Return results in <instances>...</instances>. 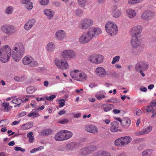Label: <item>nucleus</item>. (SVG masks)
<instances>
[{"label":"nucleus","mask_w":156,"mask_h":156,"mask_svg":"<svg viewBox=\"0 0 156 156\" xmlns=\"http://www.w3.org/2000/svg\"><path fill=\"white\" fill-rule=\"evenodd\" d=\"M101 28L92 27L89 29L85 34L82 35L79 38V42L82 44H86L92 39L96 38L101 33Z\"/></svg>","instance_id":"obj_1"},{"label":"nucleus","mask_w":156,"mask_h":156,"mask_svg":"<svg viewBox=\"0 0 156 156\" xmlns=\"http://www.w3.org/2000/svg\"><path fill=\"white\" fill-rule=\"evenodd\" d=\"M25 52V48L22 43H15L12 49V57L16 62H18Z\"/></svg>","instance_id":"obj_2"},{"label":"nucleus","mask_w":156,"mask_h":156,"mask_svg":"<svg viewBox=\"0 0 156 156\" xmlns=\"http://www.w3.org/2000/svg\"><path fill=\"white\" fill-rule=\"evenodd\" d=\"M11 49L9 46L5 45L0 49V60L2 62H7L11 55Z\"/></svg>","instance_id":"obj_3"},{"label":"nucleus","mask_w":156,"mask_h":156,"mask_svg":"<svg viewBox=\"0 0 156 156\" xmlns=\"http://www.w3.org/2000/svg\"><path fill=\"white\" fill-rule=\"evenodd\" d=\"M105 28L107 34L110 36H115L118 32L117 26L112 21L108 22L105 25Z\"/></svg>","instance_id":"obj_4"},{"label":"nucleus","mask_w":156,"mask_h":156,"mask_svg":"<svg viewBox=\"0 0 156 156\" xmlns=\"http://www.w3.org/2000/svg\"><path fill=\"white\" fill-rule=\"evenodd\" d=\"M0 30L2 33L8 35H12L15 34L16 31L14 26L9 24L2 25L1 27Z\"/></svg>","instance_id":"obj_5"},{"label":"nucleus","mask_w":156,"mask_h":156,"mask_svg":"<svg viewBox=\"0 0 156 156\" xmlns=\"http://www.w3.org/2000/svg\"><path fill=\"white\" fill-rule=\"evenodd\" d=\"M132 141L129 136H126L116 139L114 141L115 145L117 147H123L127 145Z\"/></svg>","instance_id":"obj_6"},{"label":"nucleus","mask_w":156,"mask_h":156,"mask_svg":"<svg viewBox=\"0 0 156 156\" xmlns=\"http://www.w3.org/2000/svg\"><path fill=\"white\" fill-rule=\"evenodd\" d=\"M22 62L25 65H28L31 67H35L38 65L37 61L34 58L30 55H27L23 59Z\"/></svg>","instance_id":"obj_7"},{"label":"nucleus","mask_w":156,"mask_h":156,"mask_svg":"<svg viewBox=\"0 0 156 156\" xmlns=\"http://www.w3.org/2000/svg\"><path fill=\"white\" fill-rule=\"evenodd\" d=\"M143 29V27L141 25L135 26L130 29V35L132 37H138L141 33Z\"/></svg>","instance_id":"obj_8"},{"label":"nucleus","mask_w":156,"mask_h":156,"mask_svg":"<svg viewBox=\"0 0 156 156\" xmlns=\"http://www.w3.org/2000/svg\"><path fill=\"white\" fill-rule=\"evenodd\" d=\"M55 63L58 68L62 70H67L69 68L68 62L64 59H56Z\"/></svg>","instance_id":"obj_9"},{"label":"nucleus","mask_w":156,"mask_h":156,"mask_svg":"<svg viewBox=\"0 0 156 156\" xmlns=\"http://www.w3.org/2000/svg\"><path fill=\"white\" fill-rule=\"evenodd\" d=\"M94 22L90 19H85L83 20L79 26L80 28L82 30H86L93 25Z\"/></svg>","instance_id":"obj_10"},{"label":"nucleus","mask_w":156,"mask_h":156,"mask_svg":"<svg viewBox=\"0 0 156 156\" xmlns=\"http://www.w3.org/2000/svg\"><path fill=\"white\" fill-rule=\"evenodd\" d=\"M104 57L101 55H92L90 56L88 60L93 63L100 64L103 61Z\"/></svg>","instance_id":"obj_11"},{"label":"nucleus","mask_w":156,"mask_h":156,"mask_svg":"<svg viewBox=\"0 0 156 156\" xmlns=\"http://www.w3.org/2000/svg\"><path fill=\"white\" fill-rule=\"evenodd\" d=\"M76 55V52L72 50H66L62 53V57L66 59L74 58L75 57Z\"/></svg>","instance_id":"obj_12"},{"label":"nucleus","mask_w":156,"mask_h":156,"mask_svg":"<svg viewBox=\"0 0 156 156\" xmlns=\"http://www.w3.org/2000/svg\"><path fill=\"white\" fill-rule=\"evenodd\" d=\"M148 67V64L146 62H138L136 65L135 69L137 71L143 70L146 71Z\"/></svg>","instance_id":"obj_13"},{"label":"nucleus","mask_w":156,"mask_h":156,"mask_svg":"<svg viewBox=\"0 0 156 156\" xmlns=\"http://www.w3.org/2000/svg\"><path fill=\"white\" fill-rule=\"evenodd\" d=\"M85 129L87 132L92 133L96 134L98 133L97 128L94 125H86Z\"/></svg>","instance_id":"obj_14"},{"label":"nucleus","mask_w":156,"mask_h":156,"mask_svg":"<svg viewBox=\"0 0 156 156\" xmlns=\"http://www.w3.org/2000/svg\"><path fill=\"white\" fill-rule=\"evenodd\" d=\"M66 36V33L63 30H60L57 31L55 34V38L58 41L63 40Z\"/></svg>","instance_id":"obj_15"},{"label":"nucleus","mask_w":156,"mask_h":156,"mask_svg":"<svg viewBox=\"0 0 156 156\" xmlns=\"http://www.w3.org/2000/svg\"><path fill=\"white\" fill-rule=\"evenodd\" d=\"M36 21L34 19L30 20L24 25V28L26 30H29L35 24Z\"/></svg>","instance_id":"obj_16"},{"label":"nucleus","mask_w":156,"mask_h":156,"mask_svg":"<svg viewBox=\"0 0 156 156\" xmlns=\"http://www.w3.org/2000/svg\"><path fill=\"white\" fill-rule=\"evenodd\" d=\"M154 15V13L151 11H145L141 15V17L142 19L148 20L151 19Z\"/></svg>","instance_id":"obj_17"},{"label":"nucleus","mask_w":156,"mask_h":156,"mask_svg":"<svg viewBox=\"0 0 156 156\" xmlns=\"http://www.w3.org/2000/svg\"><path fill=\"white\" fill-rule=\"evenodd\" d=\"M79 145V144L78 142H71L66 145L65 149L64 150H72L78 147Z\"/></svg>","instance_id":"obj_18"},{"label":"nucleus","mask_w":156,"mask_h":156,"mask_svg":"<svg viewBox=\"0 0 156 156\" xmlns=\"http://www.w3.org/2000/svg\"><path fill=\"white\" fill-rule=\"evenodd\" d=\"M121 11L117 9V6H115L113 7L112 13L113 17L115 18H118L121 16Z\"/></svg>","instance_id":"obj_19"},{"label":"nucleus","mask_w":156,"mask_h":156,"mask_svg":"<svg viewBox=\"0 0 156 156\" xmlns=\"http://www.w3.org/2000/svg\"><path fill=\"white\" fill-rule=\"evenodd\" d=\"M95 73L97 75L102 77L106 74V71L104 68L102 67L97 68L95 70Z\"/></svg>","instance_id":"obj_20"},{"label":"nucleus","mask_w":156,"mask_h":156,"mask_svg":"<svg viewBox=\"0 0 156 156\" xmlns=\"http://www.w3.org/2000/svg\"><path fill=\"white\" fill-rule=\"evenodd\" d=\"M44 14L47 16L48 19H51L54 16L55 12L52 10L46 9L44 11Z\"/></svg>","instance_id":"obj_21"},{"label":"nucleus","mask_w":156,"mask_h":156,"mask_svg":"<svg viewBox=\"0 0 156 156\" xmlns=\"http://www.w3.org/2000/svg\"><path fill=\"white\" fill-rule=\"evenodd\" d=\"M119 123L117 121L112 122L111 124L110 130L111 132L114 133L119 130Z\"/></svg>","instance_id":"obj_22"},{"label":"nucleus","mask_w":156,"mask_h":156,"mask_svg":"<svg viewBox=\"0 0 156 156\" xmlns=\"http://www.w3.org/2000/svg\"><path fill=\"white\" fill-rule=\"evenodd\" d=\"M63 130H62L57 133L55 136V140L57 141L64 140V137Z\"/></svg>","instance_id":"obj_23"},{"label":"nucleus","mask_w":156,"mask_h":156,"mask_svg":"<svg viewBox=\"0 0 156 156\" xmlns=\"http://www.w3.org/2000/svg\"><path fill=\"white\" fill-rule=\"evenodd\" d=\"M131 44L134 48H136L139 46L140 41L138 37H132L131 40Z\"/></svg>","instance_id":"obj_24"},{"label":"nucleus","mask_w":156,"mask_h":156,"mask_svg":"<svg viewBox=\"0 0 156 156\" xmlns=\"http://www.w3.org/2000/svg\"><path fill=\"white\" fill-rule=\"evenodd\" d=\"M101 108L103 109L104 112H107L113 108L114 106L112 104H104L101 106Z\"/></svg>","instance_id":"obj_25"},{"label":"nucleus","mask_w":156,"mask_h":156,"mask_svg":"<svg viewBox=\"0 0 156 156\" xmlns=\"http://www.w3.org/2000/svg\"><path fill=\"white\" fill-rule=\"evenodd\" d=\"M130 120L127 118H125L122 120L121 125L123 127H128L131 124Z\"/></svg>","instance_id":"obj_26"},{"label":"nucleus","mask_w":156,"mask_h":156,"mask_svg":"<svg viewBox=\"0 0 156 156\" xmlns=\"http://www.w3.org/2000/svg\"><path fill=\"white\" fill-rule=\"evenodd\" d=\"M80 72L79 70H75L70 73V75L74 79L77 80Z\"/></svg>","instance_id":"obj_27"},{"label":"nucleus","mask_w":156,"mask_h":156,"mask_svg":"<svg viewBox=\"0 0 156 156\" xmlns=\"http://www.w3.org/2000/svg\"><path fill=\"white\" fill-rule=\"evenodd\" d=\"M34 123L32 122H28L27 123L23 124L21 127V130H24L29 129L31 128L33 126Z\"/></svg>","instance_id":"obj_28"},{"label":"nucleus","mask_w":156,"mask_h":156,"mask_svg":"<svg viewBox=\"0 0 156 156\" xmlns=\"http://www.w3.org/2000/svg\"><path fill=\"white\" fill-rule=\"evenodd\" d=\"M55 48V46L54 43L50 42L48 43L47 45L46 49L49 52H52Z\"/></svg>","instance_id":"obj_29"},{"label":"nucleus","mask_w":156,"mask_h":156,"mask_svg":"<svg viewBox=\"0 0 156 156\" xmlns=\"http://www.w3.org/2000/svg\"><path fill=\"white\" fill-rule=\"evenodd\" d=\"M65 140H68L72 137L73 133L70 131L66 130H63Z\"/></svg>","instance_id":"obj_30"},{"label":"nucleus","mask_w":156,"mask_h":156,"mask_svg":"<svg viewBox=\"0 0 156 156\" xmlns=\"http://www.w3.org/2000/svg\"><path fill=\"white\" fill-rule=\"evenodd\" d=\"M126 12L128 16L131 18H134L136 16V13L135 11L132 9L127 10Z\"/></svg>","instance_id":"obj_31"},{"label":"nucleus","mask_w":156,"mask_h":156,"mask_svg":"<svg viewBox=\"0 0 156 156\" xmlns=\"http://www.w3.org/2000/svg\"><path fill=\"white\" fill-rule=\"evenodd\" d=\"M11 102L16 104L14 106V107H19L22 103V100L20 98H15L14 97V99Z\"/></svg>","instance_id":"obj_32"},{"label":"nucleus","mask_w":156,"mask_h":156,"mask_svg":"<svg viewBox=\"0 0 156 156\" xmlns=\"http://www.w3.org/2000/svg\"><path fill=\"white\" fill-rule=\"evenodd\" d=\"M87 78V75L84 73H81L80 74L77 80L83 81L86 80Z\"/></svg>","instance_id":"obj_33"},{"label":"nucleus","mask_w":156,"mask_h":156,"mask_svg":"<svg viewBox=\"0 0 156 156\" xmlns=\"http://www.w3.org/2000/svg\"><path fill=\"white\" fill-rule=\"evenodd\" d=\"M153 153V151L151 149H149L145 150L142 153V156H151Z\"/></svg>","instance_id":"obj_34"},{"label":"nucleus","mask_w":156,"mask_h":156,"mask_svg":"<svg viewBox=\"0 0 156 156\" xmlns=\"http://www.w3.org/2000/svg\"><path fill=\"white\" fill-rule=\"evenodd\" d=\"M152 129V127L151 126H147L144 129H142L143 134H147L150 133Z\"/></svg>","instance_id":"obj_35"},{"label":"nucleus","mask_w":156,"mask_h":156,"mask_svg":"<svg viewBox=\"0 0 156 156\" xmlns=\"http://www.w3.org/2000/svg\"><path fill=\"white\" fill-rule=\"evenodd\" d=\"M13 11V7L12 6H8L6 8L5 12L7 14H11Z\"/></svg>","instance_id":"obj_36"},{"label":"nucleus","mask_w":156,"mask_h":156,"mask_svg":"<svg viewBox=\"0 0 156 156\" xmlns=\"http://www.w3.org/2000/svg\"><path fill=\"white\" fill-rule=\"evenodd\" d=\"M36 90V89L33 86H30L27 87L26 90L27 93L29 94H31L34 92Z\"/></svg>","instance_id":"obj_37"},{"label":"nucleus","mask_w":156,"mask_h":156,"mask_svg":"<svg viewBox=\"0 0 156 156\" xmlns=\"http://www.w3.org/2000/svg\"><path fill=\"white\" fill-rule=\"evenodd\" d=\"M52 132L51 129H48L44 130L42 132V134L44 136H47L50 134Z\"/></svg>","instance_id":"obj_38"},{"label":"nucleus","mask_w":156,"mask_h":156,"mask_svg":"<svg viewBox=\"0 0 156 156\" xmlns=\"http://www.w3.org/2000/svg\"><path fill=\"white\" fill-rule=\"evenodd\" d=\"M83 13V10L80 9H76L75 11V14L77 16H82Z\"/></svg>","instance_id":"obj_39"},{"label":"nucleus","mask_w":156,"mask_h":156,"mask_svg":"<svg viewBox=\"0 0 156 156\" xmlns=\"http://www.w3.org/2000/svg\"><path fill=\"white\" fill-rule=\"evenodd\" d=\"M14 80L17 82H22L25 79V76L23 75L21 77L16 76L14 78Z\"/></svg>","instance_id":"obj_40"},{"label":"nucleus","mask_w":156,"mask_h":156,"mask_svg":"<svg viewBox=\"0 0 156 156\" xmlns=\"http://www.w3.org/2000/svg\"><path fill=\"white\" fill-rule=\"evenodd\" d=\"M79 5L82 8H84L86 5L87 0H77Z\"/></svg>","instance_id":"obj_41"},{"label":"nucleus","mask_w":156,"mask_h":156,"mask_svg":"<svg viewBox=\"0 0 156 156\" xmlns=\"http://www.w3.org/2000/svg\"><path fill=\"white\" fill-rule=\"evenodd\" d=\"M87 149V151L88 154H89L92 152L93 151L95 150L96 147L94 146H89L86 147Z\"/></svg>","instance_id":"obj_42"},{"label":"nucleus","mask_w":156,"mask_h":156,"mask_svg":"<svg viewBox=\"0 0 156 156\" xmlns=\"http://www.w3.org/2000/svg\"><path fill=\"white\" fill-rule=\"evenodd\" d=\"M98 156H110V154L107 152L102 151L98 152Z\"/></svg>","instance_id":"obj_43"},{"label":"nucleus","mask_w":156,"mask_h":156,"mask_svg":"<svg viewBox=\"0 0 156 156\" xmlns=\"http://www.w3.org/2000/svg\"><path fill=\"white\" fill-rule=\"evenodd\" d=\"M120 57L119 56H116L113 58L112 61V64H114L116 62L119 61Z\"/></svg>","instance_id":"obj_44"},{"label":"nucleus","mask_w":156,"mask_h":156,"mask_svg":"<svg viewBox=\"0 0 156 156\" xmlns=\"http://www.w3.org/2000/svg\"><path fill=\"white\" fill-rule=\"evenodd\" d=\"M2 106L4 107V110L5 112H8V107L9 106V103L8 102H3L2 104Z\"/></svg>","instance_id":"obj_45"},{"label":"nucleus","mask_w":156,"mask_h":156,"mask_svg":"<svg viewBox=\"0 0 156 156\" xmlns=\"http://www.w3.org/2000/svg\"><path fill=\"white\" fill-rule=\"evenodd\" d=\"M143 0H129L128 3L129 4H134L142 2Z\"/></svg>","instance_id":"obj_46"},{"label":"nucleus","mask_w":156,"mask_h":156,"mask_svg":"<svg viewBox=\"0 0 156 156\" xmlns=\"http://www.w3.org/2000/svg\"><path fill=\"white\" fill-rule=\"evenodd\" d=\"M87 149L86 147L82 148L81 150L80 153L81 154L85 155L87 154H88V152L87 151Z\"/></svg>","instance_id":"obj_47"},{"label":"nucleus","mask_w":156,"mask_h":156,"mask_svg":"<svg viewBox=\"0 0 156 156\" xmlns=\"http://www.w3.org/2000/svg\"><path fill=\"white\" fill-rule=\"evenodd\" d=\"M25 7L26 9L29 10L32 9L33 7L32 5V3L31 2H29L28 3H27L25 5Z\"/></svg>","instance_id":"obj_48"},{"label":"nucleus","mask_w":156,"mask_h":156,"mask_svg":"<svg viewBox=\"0 0 156 156\" xmlns=\"http://www.w3.org/2000/svg\"><path fill=\"white\" fill-rule=\"evenodd\" d=\"M69 121L67 119H64L58 121V122L61 124H64L67 123Z\"/></svg>","instance_id":"obj_49"},{"label":"nucleus","mask_w":156,"mask_h":156,"mask_svg":"<svg viewBox=\"0 0 156 156\" xmlns=\"http://www.w3.org/2000/svg\"><path fill=\"white\" fill-rule=\"evenodd\" d=\"M56 97V96L55 95H51L49 96H46L45 97V99L49 101H51L54 98H55Z\"/></svg>","instance_id":"obj_50"},{"label":"nucleus","mask_w":156,"mask_h":156,"mask_svg":"<svg viewBox=\"0 0 156 156\" xmlns=\"http://www.w3.org/2000/svg\"><path fill=\"white\" fill-rule=\"evenodd\" d=\"M59 106L60 107H63L65 105V100L64 99H61L58 101Z\"/></svg>","instance_id":"obj_51"},{"label":"nucleus","mask_w":156,"mask_h":156,"mask_svg":"<svg viewBox=\"0 0 156 156\" xmlns=\"http://www.w3.org/2000/svg\"><path fill=\"white\" fill-rule=\"evenodd\" d=\"M14 150L16 151H20L22 152H24L25 151V149L18 146L16 147H14Z\"/></svg>","instance_id":"obj_52"},{"label":"nucleus","mask_w":156,"mask_h":156,"mask_svg":"<svg viewBox=\"0 0 156 156\" xmlns=\"http://www.w3.org/2000/svg\"><path fill=\"white\" fill-rule=\"evenodd\" d=\"M27 116L29 117H32L33 118H34L38 116V114L35 113L31 112Z\"/></svg>","instance_id":"obj_53"},{"label":"nucleus","mask_w":156,"mask_h":156,"mask_svg":"<svg viewBox=\"0 0 156 156\" xmlns=\"http://www.w3.org/2000/svg\"><path fill=\"white\" fill-rule=\"evenodd\" d=\"M49 0H41L40 3L43 5H46L49 3Z\"/></svg>","instance_id":"obj_54"},{"label":"nucleus","mask_w":156,"mask_h":156,"mask_svg":"<svg viewBox=\"0 0 156 156\" xmlns=\"http://www.w3.org/2000/svg\"><path fill=\"white\" fill-rule=\"evenodd\" d=\"M30 97V95H26L23 98V99L24 98H25V99L24 100H22V103H25L28 101Z\"/></svg>","instance_id":"obj_55"},{"label":"nucleus","mask_w":156,"mask_h":156,"mask_svg":"<svg viewBox=\"0 0 156 156\" xmlns=\"http://www.w3.org/2000/svg\"><path fill=\"white\" fill-rule=\"evenodd\" d=\"M95 97L98 100H101L102 98H104L105 96L104 95L96 94L95 95Z\"/></svg>","instance_id":"obj_56"},{"label":"nucleus","mask_w":156,"mask_h":156,"mask_svg":"<svg viewBox=\"0 0 156 156\" xmlns=\"http://www.w3.org/2000/svg\"><path fill=\"white\" fill-rule=\"evenodd\" d=\"M149 105L153 108L155 107L156 106V99L152 101Z\"/></svg>","instance_id":"obj_57"},{"label":"nucleus","mask_w":156,"mask_h":156,"mask_svg":"<svg viewBox=\"0 0 156 156\" xmlns=\"http://www.w3.org/2000/svg\"><path fill=\"white\" fill-rule=\"evenodd\" d=\"M152 107L150 105L147 107H146V109L147 112H151L152 110Z\"/></svg>","instance_id":"obj_58"},{"label":"nucleus","mask_w":156,"mask_h":156,"mask_svg":"<svg viewBox=\"0 0 156 156\" xmlns=\"http://www.w3.org/2000/svg\"><path fill=\"white\" fill-rule=\"evenodd\" d=\"M120 102V100L117 99L116 98L112 99V103H119Z\"/></svg>","instance_id":"obj_59"},{"label":"nucleus","mask_w":156,"mask_h":156,"mask_svg":"<svg viewBox=\"0 0 156 156\" xmlns=\"http://www.w3.org/2000/svg\"><path fill=\"white\" fill-rule=\"evenodd\" d=\"M26 115V112H22L20 113L18 115L19 117H22Z\"/></svg>","instance_id":"obj_60"},{"label":"nucleus","mask_w":156,"mask_h":156,"mask_svg":"<svg viewBox=\"0 0 156 156\" xmlns=\"http://www.w3.org/2000/svg\"><path fill=\"white\" fill-rule=\"evenodd\" d=\"M135 111L136 112V114L137 115H140L142 113L141 111L139 109H136Z\"/></svg>","instance_id":"obj_61"},{"label":"nucleus","mask_w":156,"mask_h":156,"mask_svg":"<svg viewBox=\"0 0 156 156\" xmlns=\"http://www.w3.org/2000/svg\"><path fill=\"white\" fill-rule=\"evenodd\" d=\"M140 90L141 91L145 92L147 90L146 87H140Z\"/></svg>","instance_id":"obj_62"},{"label":"nucleus","mask_w":156,"mask_h":156,"mask_svg":"<svg viewBox=\"0 0 156 156\" xmlns=\"http://www.w3.org/2000/svg\"><path fill=\"white\" fill-rule=\"evenodd\" d=\"M30 0H21V3L23 4H26L30 2Z\"/></svg>","instance_id":"obj_63"},{"label":"nucleus","mask_w":156,"mask_h":156,"mask_svg":"<svg viewBox=\"0 0 156 156\" xmlns=\"http://www.w3.org/2000/svg\"><path fill=\"white\" fill-rule=\"evenodd\" d=\"M20 122V120H19L18 121H14L12 123L11 125L13 126L18 125Z\"/></svg>","instance_id":"obj_64"}]
</instances>
